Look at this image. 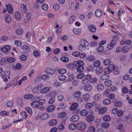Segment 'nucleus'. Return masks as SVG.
I'll return each mask as SVG.
<instances>
[{
  "label": "nucleus",
  "instance_id": "nucleus-13",
  "mask_svg": "<svg viewBox=\"0 0 132 132\" xmlns=\"http://www.w3.org/2000/svg\"><path fill=\"white\" fill-rule=\"evenodd\" d=\"M5 21L7 23L10 22L11 20V16L7 14L6 15L5 17Z\"/></svg>",
  "mask_w": 132,
  "mask_h": 132
},
{
  "label": "nucleus",
  "instance_id": "nucleus-54",
  "mask_svg": "<svg viewBox=\"0 0 132 132\" xmlns=\"http://www.w3.org/2000/svg\"><path fill=\"white\" fill-rule=\"evenodd\" d=\"M101 64L100 62L99 61H96L93 64L96 67H97L99 66Z\"/></svg>",
  "mask_w": 132,
  "mask_h": 132
},
{
  "label": "nucleus",
  "instance_id": "nucleus-29",
  "mask_svg": "<svg viewBox=\"0 0 132 132\" xmlns=\"http://www.w3.org/2000/svg\"><path fill=\"white\" fill-rule=\"evenodd\" d=\"M69 129L71 130H73L75 129L76 128V125L74 123H72L70 124L69 126Z\"/></svg>",
  "mask_w": 132,
  "mask_h": 132
},
{
  "label": "nucleus",
  "instance_id": "nucleus-60",
  "mask_svg": "<svg viewBox=\"0 0 132 132\" xmlns=\"http://www.w3.org/2000/svg\"><path fill=\"white\" fill-rule=\"evenodd\" d=\"M84 77V75L83 73H81L79 74L77 76V78L79 79L82 78Z\"/></svg>",
  "mask_w": 132,
  "mask_h": 132
},
{
  "label": "nucleus",
  "instance_id": "nucleus-11",
  "mask_svg": "<svg viewBox=\"0 0 132 132\" xmlns=\"http://www.w3.org/2000/svg\"><path fill=\"white\" fill-rule=\"evenodd\" d=\"M57 123V121L56 120L52 119L50 120L48 122V124L50 126H54Z\"/></svg>",
  "mask_w": 132,
  "mask_h": 132
},
{
  "label": "nucleus",
  "instance_id": "nucleus-41",
  "mask_svg": "<svg viewBox=\"0 0 132 132\" xmlns=\"http://www.w3.org/2000/svg\"><path fill=\"white\" fill-rule=\"evenodd\" d=\"M103 67H99L97 68L96 69L97 72L99 73H101L103 72Z\"/></svg>",
  "mask_w": 132,
  "mask_h": 132
},
{
  "label": "nucleus",
  "instance_id": "nucleus-43",
  "mask_svg": "<svg viewBox=\"0 0 132 132\" xmlns=\"http://www.w3.org/2000/svg\"><path fill=\"white\" fill-rule=\"evenodd\" d=\"M84 70L83 66H80V67H77V72H79L82 71Z\"/></svg>",
  "mask_w": 132,
  "mask_h": 132
},
{
  "label": "nucleus",
  "instance_id": "nucleus-34",
  "mask_svg": "<svg viewBox=\"0 0 132 132\" xmlns=\"http://www.w3.org/2000/svg\"><path fill=\"white\" fill-rule=\"evenodd\" d=\"M20 114L21 117L23 118H26L28 117V115L26 114V112L24 111L21 112Z\"/></svg>",
  "mask_w": 132,
  "mask_h": 132
},
{
  "label": "nucleus",
  "instance_id": "nucleus-55",
  "mask_svg": "<svg viewBox=\"0 0 132 132\" xmlns=\"http://www.w3.org/2000/svg\"><path fill=\"white\" fill-rule=\"evenodd\" d=\"M115 105L116 107H120L122 105V103L120 101L116 102Z\"/></svg>",
  "mask_w": 132,
  "mask_h": 132
},
{
  "label": "nucleus",
  "instance_id": "nucleus-10",
  "mask_svg": "<svg viewBox=\"0 0 132 132\" xmlns=\"http://www.w3.org/2000/svg\"><path fill=\"white\" fill-rule=\"evenodd\" d=\"M14 16L15 19L17 20H20L21 18V14L19 12H16L14 13Z\"/></svg>",
  "mask_w": 132,
  "mask_h": 132
},
{
  "label": "nucleus",
  "instance_id": "nucleus-61",
  "mask_svg": "<svg viewBox=\"0 0 132 132\" xmlns=\"http://www.w3.org/2000/svg\"><path fill=\"white\" fill-rule=\"evenodd\" d=\"M81 92L80 91L76 92L74 95V96L75 97H79L81 94Z\"/></svg>",
  "mask_w": 132,
  "mask_h": 132
},
{
  "label": "nucleus",
  "instance_id": "nucleus-21",
  "mask_svg": "<svg viewBox=\"0 0 132 132\" xmlns=\"http://www.w3.org/2000/svg\"><path fill=\"white\" fill-rule=\"evenodd\" d=\"M92 86L91 85L87 84L85 86L84 89L86 91H90L92 90Z\"/></svg>",
  "mask_w": 132,
  "mask_h": 132
},
{
  "label": "nucleus",
  "instance_id": "nucleus-12",
  "mask_svg": "<svg viewBox=\"0 0 132 132\" xmlns=\"http://www.w3.org/2000/svg\"><path fill=\"white\" fill-rule=\"evenodd\" d=\"M10 49V47L9 45H6L1 49L2 51L3 52H6L8 51Z\"/></svg>",
  "mask_w": 132,
  "mask_h": 132
},
{
  "label": "nucleus",
  "instance_id": "nucleus-58",
  "mask_svg": "<svg viewBox=\"0 0 132 132\" xmlns=\"http://www.w3.org/2000/svg\"><path fill=\"white\" fill-rule=\"evenodd\" d=\"M122 50L124 53H126L129 51V48L127 46L123 47L122 48Z\"/></svg>",
  "mask_w": 132,
  "mask_h": 132
},
{
  "label": "nucleus",
  "instance_id": "nucleus-6",
  "mask_svg": "<svg viewBox=\"0 0 132 132\" xmlns=\"http://www.w3.org/2000/svg\"><path fill=\"white\" fill-rule=\"evenodd\" d=\"M6 9L8 12L10 14H12L13 12V9L12 6L10 4L5 5Z\"/></svg>",
  "mask_w": 132,
  "mask_h": 132
},
{
  "label": "nucleus",
  "instance_id": "nucleus-47",
  "mask_svg": "<svg viewBox=\"0 0 132 132\" xmlns=\"http://www.w3.org/2000/svg\"><path fill=\"white\" fill-rule=\"evenodd\" d=\"M22 49L23 50L27 52H29L30 51L29 47L27 46L26 45H24L23 46Z\"/></svg>",
  "mask_w": 132,
  "mask_h": 132
},
{
  "label": "nucleus",
  "instance_id": "nucleus-2",
  "mask_svg": "<svg viewBox=\"0 0 132 132\" xmlns=\"http://www.w3.org/2000/svg\"><path fill=\"white\" fill-rule=\"evenodd\" d=\"M43 84H38L37 86L34 88L32 90L34 93H37L39 92L40 90L43 87Z\"/></svg>",
  "mask_w": 132,
  "mask_h": 132
},
{
  "label": "nucleus",
  "instance_id": "nucleus-18",
  "mask_svg": "<svg viewBox=\"0 0 132 132\" xmlns=\"http://www.w3.org/2000/svg\"><path fill=\"white\" fill-rule=\"evenodd\" d=\"M40 92L42 93H45L49 91L50 88L48 87H45L41 89Z\"/></svg>",
  "mask_w": 132,
  "mask_h": 132
},
{
  "label": "nucleus",
  "instance_id": "nucleus-22",
  "mask_svg": "<svg viewBox=\"0 0 132 132\" xmlns=\"http://www.w3.org/2000/svg\"><path fill=\"white\" fill-rule=\"evenodd\" d=\"M111 61L110 59H105L103 61V64L105 65H107L111 63Z\"/></svg>",
  "mask_w": 132,
  "mask_h": 132
},
{
  "label": "nucleus",
  "instance_id": "nucleus-9",
  "mask_svg": "<svg viewBox=\"0 0 132 132\" xmlns=\"http://www.w3.org/2000/svg\"><path fill=\"white\" fill-rule=\"evenodd\" d=\"M79 119V117L77 115H74L73 116L71 119V121L73 122L77 121Z\"/></svg>",
  "mask_w": 132,
  "mask_h": 132
},
{
  "label": "nucleus",
  "instance_id": "nucleus-59",
  "mask_svg": "<svg viewBox=\"0 0 132 132\" xmlns=\"http://www.w3.org/2000/svg\"><path fill=\"white\" fill-rule=\"evenodd\" d=\"M66 114L65 112H61L59 113V117L60 118H64Z\"/></svg>",
  "mask_w": 132,
  "mask_h": 132
},
{
  "label": "nucleus",
  "instance_id": "nucleus-44",
  "mask_svg": "<svg viewBox=\"0 0 132 132\" xmlns=\"http://www.w3.org/2000/svg\"><path fill=\"white\" fill-rule=\"evenodd\" d=\"M103 50L104 47L103 46H99L97 48V52L98 53L100 54L103 51Z\"/></svg>",
  "mask_w": 132,
  "mask_h": 132
},
{
  "label": "nucleus",
  "instance_id": "nucleus-50",
  "mask_svg": "<svg viewBox=\"0 0 132 132\" xmlns=\"http://www.w3.org/2000/svg\"><path fill=\"white\" fill-rule=\"evenodd\" d=\"M122 91L123 93L126 94L128 92L129 90L126 87H124L122 88Z\"/></svg>",
  "mask_w": 132,
  "mask_h": 132
},
{
  "label": "nucleus",
  "instance_id": "nucleus-27",
  "mask_svg": "<svg viewBox=\"0 0 132 132\" xmlns=\"http://www.w3.org/2000/svg\"><path fill=\"white\" fill-rule=\"evenodd\" d=\"M111 81L109 80H106L105 81V85L107 87H110L112 85Z\"/></svg>",
  "mask_w": 132,
  "mask_h": 132
},
{
  "label": "nucleus",
  "instance_id": "nucleus-5",
  "mask_svg": "<svg viewBox=\"0 0 132 132\" xmlns=\"http://www.w3.org/2000/svg\"><path fill=\"white\" fill-rule=\"evenodd\" d=\"M45 72L49 75L53 74L54 72V70L52 68L47 67L45 69Z\"/></svg>",
  "mask_w": 132,
  "mask_h": 132
},
{
  "label": "nucleus",
  "instance_id": "nucleus-3",
  "mask_svg": "<svg viewBox=\"0 0 132 132\" xmlns=\"http://www.w3.org/2000/svg\"><path fill=\"white\" fill-rule=\"evenodd\" d=\"M84 63L82 60H80L76 62H75L73 63V66L77 67H80V66H83Z\"/></svg>",
  "mask_w": 132,
  "mask_h": 132
},
{
  "label": "nucleus",
  "instance_id": "nucleus-19",
  "mask_svg": "<svg viewBox=\"0 0 132 132\" xmlns=\"http://www.w3.org/2000/svg\"><path fill=\"white\" fill-rule=\"evenodd\" d=\"M94 117L93 115H90L88 116L86 118V120L88 122H91L94 119Z\"/></svg>",
  "mask_w": 132,
  "mask_h": 132
},
{
  "label": "nucleus",
  "instance_id": "nucleus-17",
  "mask_svg": "<svg viewBox=\"0 0 132 132\" xmlns=\"http://www.w3.org/2000/svg\"><path fill=\"white\" fill-rule=\"evenodd\" d=\"M73 32L76 34H80L82 31L81 29H77L75 28L73 29Z\"/></svg>",
  "mask_w": 132,
  "mask_h": 132
},
{
  "label": "nucleus",
  "instance_id": "nucleus-49",
  "mask_svg": "<svg viewBox=\"0 0 132 132\" xmlns=\"http://www.w3.org/2000/svg\"><path fill=\"white\" fill-rule=\"evenodd\" d=\"M19 59L20 60L23 61H25L27 60V57L24 55H22L20 56Z\"/></svg>",
  "mask_w": 132,
  "mask_h": 132
},
{
  "label": "nucleus",
  "instance_id": "nucleus-63",
  "mask_svg": "<svg viewBox=\"0 0 132 132\" xmlns=\"http://www.w3.org/2000/svg\"><path fill=\"white\" fill-rule=\"evenodd\" d=\"M118 111V109L117 108H114L113 109L112 111V113L113 114H116L117 113Z\"/></svg>",
  "mask_w": 132,
  "mask_h": 132
},
{
  "label": "nucleus",
  "instance_id": "nucleus-62",
  "mask_svg": "<svg viewBox=\"0 0 132 132\" xmlns=\"http://www.w3.org/2000/svg\"><path fill=\"white\" fill-rule=\"evenodd\" d=\"M119 39V37L117 36H114L113 37V39L111 41H112V42H115L116 44V40Z\"/></svg>",
  "mask_w": 132,
  "mask_h": 132
},
{
  "label": "nucleus",
  "instance_id": "nucleus-1",
  "mask_svg": "<svg viewBox=\"0 0 132 132\" xmlns=\"http://www.w3.org/2000/svg\"><path fill=\"white\" fill-rule=\"evenodd\" d=\"M77 128L79 130H83L86 128V124L84 122H80L77 125Z\"/></svg>",
  "mask_w": 132,
  "mask_h": 132
},
{
  "label": "nucleus",
  "instance_id": "nucleus-30",
  "mask_svg": "<svg viewBox=\"0 0 132 132\" xmlns=\"http://www.w3.org/2000/svg\"><path fill=\"white\" fill-rule=\"evenodd\" d=\"M88 112L86 110H82L80 112V114L83 116L86 115L87 114Z\"/></svg>",
  "mask_w": 132,
  "mask_h": 132
},
{
  "label": "nucleus",
  "instance_id": "nucleus-52",
  "mask_svg": "<svg viewBox=\"0 0 132 132\" xmlns=\"http://www.w3.org/2000/svg\"><path fill=\"white\" fill-rule=\"evenodd\" d=\"M49 77V76L47 74L44 75L42 77L41 79L43 80H45L47 79Z\"/></svg>",
  "mask_w": 132,
  "mask_h": 132
},
{
  "label": "nucleus",
  "instance_id": "nucleus-31",
  "mask_svg": "<svg viewBox=\"0 0 132 132\" xmlns=\"http://www.w3.org/2000/svg\"><path fill=\"white\" fill-rule=\"evenodd\" d=\"M15 32L18 35H19L23 33V30L21 28L15 30Z\"/></svg>",
  "mask_w": 132,
  "mask_h": 132
},
{
  "label": "nucleus",
  "instance_id": "nucleus-46",
  "mask_svg": "<svg viewBox=\"0 0 132 132\" xmlns=\"http://www.w3.org/2000/svg\"><path fill=\"white\" fill-rule=\"evenodd\" d=\"M86 48L84 46L80 44L78 47V49L81 51L84 50L86 49Z\"/></svg>",
  "mask_w": 132,
  "mask_h": 132
},
{
  "label": "nucleus",
  "instance_id": "nucleus-51",
  "mask_svg": "<svg viewBox=\"0 0 132 132\" xmlns=\"http://www.w3.org/2000/svg\"><path fill=\"white\" fill-rule=\"evenodd\" d=\"M102 126L103 128L106 129L109 126L110 124L107 123H103Z\"/></svg>",
  "mask_w": 132,
  "mask_h": 132
},
{
  "label": "nucleus",
  "instance_id": "nucleus-39",
  "mask_svg": "<svg viewBox=\"0 0 132 132\" xmlns=\"http://www.w3.org/2000/svg\"><path fill=\"white\" fill-rule=\"evenodd\" d=\"M21 65L20 63H18L16 65V66L14 67V69H18V70H19L21 69Z\"/></svg>",
  "mask_w": 132,
  "mask_h": 132
},
{
  "label": "nucleus",
  "instance_id": "nucleus-20",
  "mask_svg": "<svg viewBox=\"0 0 132 132\" xmlns=\"http://www.w3.org/2000/svg\"><path fill=\"white\" fill-rule=\"evenodd\" d=\"M78 106V104L77 103H75L73 104L70 107V109L72 111L76 109Z\"/></svg>",
  "mask_w": 132,
  "mask_h": 132
},
{
  "label": "nucleus",
  "instance_id": "nucleus-32",
  "mask_svg": "<svg viewBox=\"0 0 132 132\" xmlns=\"http://www.w3.org/2000/svg\"><path fill=\"white\" fill-rule=\"evenodd\" d=\"M111 71H113L115 69V66L113 64H110L108 67Z\"/></svg>",
  "mask_w": 132,
  "mask_h": 132
},
{
  "label": "nucleus",
  "instance_id": "nucleus-64",
  "mask_svg": "<svg viewBox=\"0 0 132 132\" xmlns=\"http://www.w3.org/2000/svg\"><path fill=\"white\" fill-rule=\"evenodd\" d=\"M80 53L78 51H76L73 52L72 54V55L75 56L77 57L79 56Z\"/></svg>",
  "mask_w": 132,
  "mask_h": 132
},
{
  "label": "nucleus",
  "instance_id": "nucleus-7",
  "mask_svg": "<svg viewBox=\"0 0 132 132\" xmlns=\"http://www.w3.org/2000/svg\"><path fill=\"white\" fill-rule=\"evenodd\" d=\"M55 106L53 105H51L48 106L46 109L47 111L48 112L53 111L55 109Z\"/></svg>",
  "mask_w": 132,
  "mask_h": 132
},
{
  "label": "nucleus",
  "instance_id": "nucleus-4",
  "mask_svg": "<svg viewBox=\"0 0 132 132\" xmlns=\"http://www.w3.org/2000/svg\"><path fill=\"white\" fill-rule=\"evenodd\" d=\"M40 117V118L43 120H45L48 119L49 117V115L46 113H43L42 115L38 114V117Z\"/></svg>",
  "mask_w": 132,
  "mask_h": 132
},
{
  "label": "nucleus",
  "instance_id": "nucleus-48",
  "mask_svg": "<svg viewBox=\"0 0 132 132\" xmlns=\"http://www.w3.org/2000/svg\"><path fill=\"white\" fill-rule=\"evenodd\" d=\"M7 61L9 62H14L15 61V59L14 57H10L7 59Z\"/></svg>",
  "mask_w": 132,
  "mask_h": 132
},
{
  "label": "nucleus",
  "instance_id": "nucleus-53",
  "mask_svg": "<svg viewBox=\"0 0 132 132\" xmlns=\"http://www.w3.org/2000/svg\"><path fill=\"white\" fill-rule=\"evenodd\" d=\"M59 72L60 74H64L66 72V70L64 69H61L59 70Z\"/></svg>",
  "mask_w": 132,
  "mask_h": 132
},
{
  "label": "nucleus",
  "instance_id": "nucleus-40",
  "mask_svg": "<svg viewBox=\"0 0 132 132\" xmlns=\"http://www.w3.org/2000/svg\"><path fill=\"white\" fill-rule=\"evenodd\" d=\"M60 7L59 5L57 3L54 4L53 5V9L56 10H58L60 8Z\"/></svg>",
  "mask_w": 132,
  "mask_h": 132
},
{
  "label": "nucleus",
  "instance_id": "nucleus-24",
  "mask_svg": "<svg viewBox=\"0 0 132 132\" xmlns=\"http://www.w3.org/2000/svg\"><path fill=\"white\" fill-rule=\"evenodd\" d=\"M41 8L43 11H46L48 9V6L47 4L44 3L42 5Z\"/></svg>",
  "mask_w": 132,
  "mask_h": 132
},
{
  "label": "nucleus",
  "instance_id": "nucleus-15",
  "mask_svg": "<svg viewBox=\"0 0 132 132\" xmlns=\"http://www.w3.org/2000/svg\"><path fill=\"white\" fill-rule=\"evenodd\" d=\"M102 11L100 9H97L95 12L96 16L97 17H100L102 14Z\"/></svg>",
  "mask_w": 132,
  "mask_h": 132
},
{
  "label": "nucleus",
  "instance_id": "nucleus-37",
  "mask_svg": "<svg viewBox=\"0 0 132 132\" xmlns=\"http://www.w3.org/2000/svg\"><path fill=\"white\" fill-rule=\"evenodd\" d=\"M86 59L90 62H92L95 59L94 56L91 55L87 57Z\"/></svg>",
  "mask_w": 132,
  "mask_h": 132
},
{
  "label": "nucleus",
  "instance_id": "nucleus-42",
  "mask_svg": "<svg viewBox=\"0 0 132 132\" xmlns=\"http://www.w3.org/2000/svg\"><path fill=\"white\" fill-rule=\"evenodd\" d=\"M101 96L100 94H96L94 96V99L96 100H98L100 99Z\"/></svg>",
  "mask_w": 132,
  "mask_h": 132
},
{
  "label": "nucleus",
  "instance_id": "nucleus-8",
  "mask_svg": "<svg viewBox=\"0 0 132 132\" xmlns=\"http://www.w3.org/2000/svg\"><path fill=\"white\" fill-rule=\"evenodd\" d=\"M88 28L90 31L91 32H95L96 30V28L95 26L93 25H90L88 27Z\"/></svg>",
  "mask_w": 132,
  "mask_h": 132
},
{
  "label": "nucleus",
  "instance_id": "nucleus-56",
  "mask_svg": "<svg viewBox=\"0 0 132 132\" xmlns=\"http://www.w3.org/2000/svg\"><path fill=\"white\" fill-rule=\"evenodd\" d=\"M13 104V101H11L7 103L6 105L8 107H11L12 106Z\"/></svg>",
  "mask_w": 132,
  "mask_h": 132
},
{
  "label": "nucleus",
  "instance_id": "nucleus-35",
  "mask_svg": "<svg viewBox=\"0 0 132 132\" xmlns=\"http://www.w3.org/2000/svg\"><path fill=\"white\" fill-rule=\"evenodd\" d=\"M59 106L61 109H64L66 107V103L65 102H63L60 104H59Z\"/></svg>",
  "mask_w": 132,
  "mask_h": 132
},
{
  "label": "nucleus",
  "instance_id": "nucleus-25",
  "mask_svg": "<svg viewBox=\"0 0 132 132\" xmlns=\"http://www.w3.org/2000/svg\"><path fill=\"white\" fill-rule=\"evenodd\" d=\"M97 88L98 90L100 92L102 91L104 89V86L102 84H99L97 86Z\"/></svg>",
  "mask_w": 132,
  "mask_h": 132
},
{
  "label": "nucleus",
  "instance_id": "nucleus-23",
  "mask_svg": "<svg viewBox=\"0 0 132 132\" xmlns=\"http://www.w3.org/2000/svg\"><path fill=\"white\" fill-rule=\"evenodd\" d=\"M39 104L38 101H35L32 102L31 104V106L34 108L38 107L39 106Z\"/></svg>",
  "mask_w": 132,
  "mask_h": 132
},
{
  "label": "nucleus",
  "instance_id": "nucleus-26",
  "mask_svg": "<svg viewBox=\"0 0 132 132\" xmlns=\"http://www.w3.org/2000/svg\"><path fill=\"white\" fill-rule=\"evenodd\" d=\"M61 60L62 62L64 63L67 62L69 60V58L68 57L65 56L61 57Z\"/></svg>",
  "mask_w": 132,
  "mask_h": 132
},
{
  "label": "nucleus",
  "instance_id": "nucleus-33",
  "mask_svg": "<svg viewBox=\"0 0 132 132\" xmlns=\"http://www.w3.org/2000/svg\"><path fill=\"white\" fill-rule=\"evenodd\" d=\"M111 102V101L109 99H105L103 101V104L105 105H108L110 104Z\"/></svg>",
  "mask_w": 132,
  "mask_h": 132
},
{
  "label": "nucleus",
  "instance_id": "nucleus-36",
  "mask_svg": "<svg viewBox=\"0 0 132 132\" xmlns=\"http://www.w3.org/2000/svg\"><path fill=\"white\" fill-rule=\"evenodd\" d=\"M75 16L73 15L70 18L69 20V23L71 24L74 21H75Z\"/></svg>",
  "mask_w": 132,
  "mask_h": 132
},
{
  "label": "nucleus",
  "instance_id": "nucleus-57",
  "mask_svg": "<svg viewBox=\"0 0 132 132\" xmlns=\"http://www.w3.org/2000/svg\"><path fill=\"white\" fill-rule=\"evenodd\" d=\"M97 79L96 78H92L90 80V82L92 84H94L97 82Z\"/></svg>",
  "mask_w": 132,
  "mask_h": 132
},
{
  "label": "nucleus",
  "instance_id": "nucleus-16",
  "mask_svg": "<svg viewBox=\"0 0 132 132\" xmlns=\"http://www.w3.org/2000/svg\"><path fill=\"white\" fill-rule=\"evenodd\" d=\"M116 44L115 42H112V41H111L110 43H109L108 45V48L109 49H112Z\"/></svg>",
  "mask_w": 132,
  "mask_h": 132
},
{
  "label": "nucleus",
  "instance_id": "nucleus-28",
  "mask_svg": "<svg viewBox=\"0 0 132 132\" xmlns=\"http://www.w3.org/2000/svg\"><path fill=\"white\" fill-rule=\"evenodd\" d=\"M109 78V76L106 74L103 75L101 77V79L102 80H105L108 79Z\"/></svg>",
  "mask_w": 132,
  "mask_h": 132
},
{
  "label": "nucleus",
  "instance_id": "nucleus-38",
  "mask_svg": "<svg viewBox=\"0 0 132 132\" xmlns=\"http://www.w3.org/2000/svg\"><path fill=\"white\" fill-rule=\"evenodd\" d=\"M58 78L59 80L61 81L64 80L66 79L65 76L63 74H61L60 75Z\"/></svg>",
  "mask_w": 132,
  "mask_h": 132
},
{
  "label": "nucleus",
  "instance_id": "nucleus-14",
  "mask_svg": "<svg viewBox=\"0 0 132 132\" xmlns=\"http://www.w3.org/2000/svg\"><path fill=\"white\" fill-rule=\"evenodd\" d=\"M80 44L83 45L86 48L89 45V43L86 41L84 40H81L80 43Z\"/></svg>",
  "mask_w": 132,
  "mask_h": 132
},
{
  "label": "nucleus",
  "instance_id": "nucleus-45",
  "mask_svg": "<svg viewBox=\"0 0 132 132\" xmlns=\"http://www.w3.org/2000/svg\"><path fill=\"white\" fill-rule=\"evenodd\" d=\"M93 106V104L92 103H88L86 105V108L88 109H91Z\"/></svg>",
  "mask_w": 132,
  "mask_h": 132
}]
</instances>
